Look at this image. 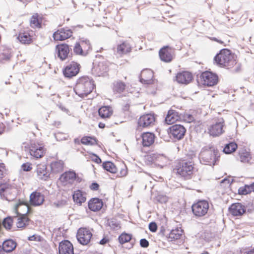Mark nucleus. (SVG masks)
I'll use <instances>...</instances> for the list:
<instances>
[{
  "instance_id": "obj_26",
  "label": "nucleus",
  "mask_w": 254,
  "mask_h": 254,
  "mask_svg": "<svg viewBox=\"0 0 254 254\" xmlns=\"http://www.w3.org/2000/svg\"><path fill=\"white\" fill-rule=\"evenodd\" d=\"M180 119L179 113L175 110H170L165 118V122L167 124H172Z\"/></svg>"
},
{
  "instance_id": "obj_48",
  "label": "nucleus",
  "mask_w": 254,
  "mask_h": 254,
  "mask_svg": "<svg viewBox=\"0 0 254 254\" xmlns=\"http://www.w3.org/2000/svg\"><path fill=\"white\" fill-rule=\"evenodd\" d=\"M149 229L152 232H155L157 230V226L155 222H152L149 224Z\"/></svg>"
},
{
  "instance_id": "obj_5",
  "label": "nucleus",
  "mask_w": 254,
  "mask_h": 254,
  "mask_svg": "<svg viewBox=\"0 0 254 254\" xmlns=\"http://www.w3.org/2000/svg\"><path fill=\"white\" fill-rule=\"evenodd\" d=\"M192 161H180L176 166L177 173L186 180L190 179L194 171Z\"/></svg>"
},
{
  "instance_id": "obj_23",
  "label": "nucleus",
  "mask_w": 254,
  "mask_h": 254,
  "mask_svg": "<svg viewBox=\"0 0 254 254\" xmlns=\"http://www.w3.org/2000/svg\"><path fill=\"white\" fill-rule=\"evenodd\" d=\"M140 81L141 83L146 84H151L153 77V72L150 69L143 70L141 73Z\"/></svg>"
},
{
  "instance_id": "obj_6",
  "label": "nucleus",
  "mask_w": 254,
  "mask_h": 254,
  "mask_svg": "<svg viewBox=\"0 0 254 254\" xmlns=\"http://www.w3.org/2000/svg\"><path fill=\"white\" fill-rule=\"evenodd\" d=\"M209 206L206 200H200L192 205V211L193 214L198 217L204 216L208 212Z\"/></svg>"
},
{
  "instance_id": "obj_1",
  "label": "nucleus",
  "mask_w": 254,
  "mask_h": 254,
  "mask_svg": "<svg viewBox=\"0 0 254 254\" xmlns=\"http://www.w3.org/2000/svg\"><path fill=\"white\" fill-rule=\"evenodd\" d=\"M93 81L88 77L83 76L79 78L76 83L74 90L79 97H86L93 90L94 84Z\"/></svg>"
},
{
  "instance_id": "obj_53",
  "label": "nucleus",
  "mask_w": 254,
  "mask_h": 254,
  "mask_svg": "<svg viewBox=\"0 0 254 254\" xmlns=\"http://www.w3.org/2000/svg\"><path fill=\"white\" fill-rule=\"evenodd\" d=\"M5 170V165L3 163H0V179L3 177V172Z\"/></svg>"
},
{
  "instance_id": "obj_52",
  "label": "nucleus",
  "mask_w": 254,
  "mask_h": 254,
  "mask_svg": "<svg viewBox=\"0 0 254 254\" xmlns=\"http://www.w3.org/2000/svg\"><path fill=\"white\" fill-rule=\"evenodd\" d=\"M184 118L185 120L188 123L192 122L194 120V117L190 114H186Z\"/></svg>"
},
{
  "instance_id": "obj_42",
  "label": "nucleus",
  "mask_w": 254,
  "mask_h": 254,
  "mask_svg": "<svg viewBox=\"0 0 254 254\" xmlns=\"http://www.w3.org/2000/svg\"><path fill=\"white\" fill-rule=\"evenodd\" d=\"M102 166L105 170L112 173H116L117 171V168L116 166L110 161L104 162Z\"/></svg>"
},
{
  "instance_id": "obj_47",
  "label": "nucleus",
  "mask_w": 254,
  "mask_h": 254,
  "mask_svg": "<svg viewBox=\"0 0 254 254\" xmlns=\"http://www.w3.org/2000/svg\"><path fill=\"white\" fill-rule=\"evenodd\" d=\"M80 43H83L84 44V47H82V49L83 51L86 52V55L88 54V51L91 48V45L90 42L88 40L85 39L84 40H81Z\"/></svg>"
},
{
  "instance_id": "obj_16",
  "label": "nucleus",
  "mask_w": 254,
  "mask_h": 254,
  "mask_svg": "<svg viewBox=\"0 0 254 254\" xmlns=\"http://www.w3.org/2000/svg\"><path fill=\"white\" fill-rule=\"evenodd\" d=\"M35 172L37 178L39 180L46 181L50 177V173L47 170V166L45 164L38 165Z\"/></svg>"
},
{
  "instance_id": "obj_43",
  "label": "nucleus",
  "mask_w": 254,
  "mask_h": 254,
  "mask_svg": "<svg viewBox=\"0 0 254 254\" xmlns=\"http://www.w3.org/2000/svg\"><path fill=\"white\" fill-rule=\"evenodd\" d=\"M81 142L85 145H94L97 144V140L95 138L90 136H84L81 138Z\"/></svg>"
},
{
  "instance_id": "obj_58",
  "label": "nucleus",
  "mask_w": 254,
  "mask_h": 254,
  "mask_svg": "<svg viewBox=\"0 0 254 254\" xmlns=\"http://www.w3.org/2000/svg\"><path fill=\"white\" fill-rule=\"evenodd\" d=\"M19 211L22 213L27 214L26 210L23 207H20L19 208Z\"/></svg>"
},
{
  "instance_id": "obj_39",
  "label": "nucleus",
  "mask_w": 254,
  "mask_h": 254,
  "mask_svg": "<svg viewBox=\"0 0 254 254\" xmlns=\"http://www.w3.org/2000/svg\"><path fill=\"white\" fill-rule=\"evenodd\" d=\"M125 83L122 81L117 80L113 83V89L114 92L121 93L125 90Z\"/></svg>"
},
{
  "instance_id": "obj_12",
  "label": "nucleus",
  "mask_w": 254,
  "mask_h": 254,
  "mask_svg": "<svg viewBox=\"0 0 254 254\" xmlns=\"http://www.w3.org/2000/svg\"><path fill=\"white\" fill-rule=\"evenodd\" d=\"M80 64L72 62L68 64L63 70V73L65 77L71 78L77 74L79 71Z\"/></svg>"
},
{
  "instance_id": "obj_60",
  "label": "nucleus",
  "mask_w": 254,
  "mask_h": 254,
  "mask_svg": "<svg viewBox=\"0 0 254 254\" xmlns=\"http://www.w3.org/2000/svg\"><path fill=\"white\" fill-rule=\"evenodd\" d=\"M167 198L166 196H163L161 198V200L160 199H158V201L161 202H166L167 201Z\"/></svg>"
},
{
  "instance_id": "obj_44",
  "label": "nucleus",
  "mask_w": 254,
  "mask_h": 254,
  "mask_svg": "<svg viewBox=\"0 0 254 254\" xmlns=\"http://www.w3.org/2000/svg\"><path fill=\"white\" fill-rule=\"evenodd\" d=\"M14 220L13 215L12 216H8L5 218L3 221V227L6 229L10 230L11 228Z\"/></svg>"
},
{
  "instance_id": "obj_22",
  "label": "nucleus",
  "mask_w": 254,
  "mask_h": 254,
  "mask_svg": "<svg viewBox=\"0 0 254 254\" xmlns=\"http://www.w3.org/2000/svg\"><path fill=\"white\" fill-rule=\"evenodd\" d=\"M44 201V196L38 191L33 192L30 195V202L33 206H39Z\"/></svg>"
},
{
  "instance_id": "obj_56",
  "label": "nucleus",
  "mask_w": 254,
  "mask_h": 254,
  "mask_svg": "<svg viewBox=\"0 0 254 254\" xmlns=\"http://www.w3.org/2000/svg\"><path fill=\"white\" fill-rule=\"evenodd\" d=\"M127 174V169H123L121 170L120 175H119V176L120 177H124V176H126Z\"/></svg>"
},
{
  "instance_id": "obj_2",
  "label": "nucleus",
  "mask_w": 254,
  "mask_h": 254,
  "mask_svg": "<svg viewBox=\"0 0 254 254\" xmlns=\"http://www.w3.org/2000/svg\"><path fill=\"white\" fill-rule=\"evenodd\" d=\"M214 61L220 66L227 68H231L236 64L234 56L226 49L221 50L214 57Z\"/></svg>"
},
{
  "instance_id": "obj_17",
  "label": "nucleus",
  "mask_w": 254,
  "mask_h": 254,
  "mask_svg": "<svg viewBox=\"0 0 254 254\" xmlns=\"http://www.w3.org/2000/svg\"><path fill=\"white\" fill-rule=\"evenodd\" d=\"M59 254H74L72 244L68 240L62 241L59 246Z\"/></svg>"
},
{
  "instance_id": "obj_32",
  "label": "nucleus",
  "mask_w": 254,
  "mask_h": 254,
  "mask_svg": "<svg viewBox=\"0 0 254 254\" xmlns=\"http://www.w3.org/2000/svg\"><path fill=\"white\" fill-rule=\"evenodd\" d=\"M73 199L77 204L81 205L86 201L85 194L80 190H77L72 194Z\"/></svg>"
},
{
  "instance_id": "obj_3",
  "label": "nucleus",
  "mask_w": 254,
  "mask_h": 254,
  "mask_svg": "<svg viewBox=\"0 0 254 254\" xmlns=\"http://www.w3.org/2000/svg\"><path fill=\"white\" fill-rule=\"evenodd\" d=\"M23 207L26 213H28L29 208L27 205L22 201H19L15 204L13 210V219H16V225L18 228H23L29 225L30 219L27 217L26 214L22 213L19 211L20 207Z\"/></svg>"
},
{
  "instance_id": "obj_10",
  "label": "nucleus",
  "mask_w": 254,
  "mask_h": 254,
  "mask_svg": "<svg viewBox=\"0 0 254 254\" xmlns=\"http://www.w3.org/2000/svg\"><path fill=\"white\" fill-rule=\"evenodd\" d=\"M201 78L204 85L212 86L216 85L218 82L217 75L212 72L206 71L201 75Z\"/></svg>"
},
{
  "instance_id": "obj_4",
  "label": "nucleus",
  "mask_w": 254,
  "mask_h": 254,
  "mask_svg": "<svg viewBox=\"0 0 254 254\" xmlns=\"http://www.w3.org/2000/svg\"><path fill=\"white\" fill-rule=\"evenodd\" d=\"M217 149L213 148H202L199 154L200 162L205 165H214L219 156Z\"/></svg>"
},
{
  "instance_id": "obj_8",
  "label": "nucleus",
  "mask_w": 254,
  "mask_h": 254,
  "mask_svg": "<svg viewBox=\"0 0 254 254\" xmlns=\"http://www.w3.org/2000/svg\"><path fill=\"white\" fill-rule=\"evenodd\" d=\"M186 129L181 125H174L170 127L168 130V132L171 137L175 139L180 140L184 136Z\"/></svg>"
},
{
  "instance_id": "obj_33",
  "label": "nucleus",
  "mask_w": 254,
  "mask_h": 254,
  "mask_svg": "<svg viewBox=\"0 0 254 254\" xmlns=\"http://www.w3.org/2000/svg\"><path fill=\"white\" fill-rule=\"evenodd\" d=\"M107 70V67L103 62L99 63L97 65H94L92 69V71L99 76L102 75Z\"/></svg>"
},
{
  "instance_id": "obj_41",
  "label": "nucleus",
  "mask_w": 254,
  "mask_h": 254,
  "mask_svg": "<svg viewBox=\"0 0 254 254\" xmlns=\"http://www.w3.org/2000/svg\"><path fill=\"white\" fill-rule=\"evenodd\" d=\"M83 43H76L73 48V52L76 55L85 56H86V52L83 51L82 47H84Z\"/></svg>"
},
{
  "instance_id": "obj_51",
  "label": "nucleus",
  "mask_w": 254,
  "mask_h": 254,
  "mask_svg": "<svg viewBox=\"0 0 254 254\" xmlns=\"http://www.w3.org/2000/svg\"><path fill=\"white\" fill-rule=\"evenodd\" d=\"M140 245L142 248H147L149 246L148 241L145 239H141L140 240Z\"/></svg>"
},
{
  "instance_id": "obj_19",
  "label": "nucleus",
  "mask_w": 254,
  "mask_h": 254,
  "mask_svg": "<svg viewBox=\"0 0 254 254\" xmlns=\"http://www.w3.org/2000/svg\"><path fill=\"white\" fill-rule=\"evenodd\" d=\"M58 52V56L62 60L64 61L69 56V52L71 50L66 44L58 45L56 46Z\"/></svg>"
},
{
  "instance_id": "obj_49",
  "label": "nucleus",
  "mask_w": 254,
  "mask_h": 254,
  "mask_svg": "<svg viewBox=\"0 0 254 254\" xmlns=\"http://www.w3.org/2000/svg\"><path fill=\"white\" fill-rule=\"evenodd\" d=\"M21 168L24 171H30L32 169L31 164L29 163H24L21 166Z\"/></svg>"
},
{
  "instance_id": "obj_50",
  "label": "nucleus",
  "mask_w": 254,
  "mask_h": 254,
  "mask_svg": "<svg viewBox=\"0 0 254 254\" xmlns=\"http://www.w3.org/2000/svg\"><path fill=\"white\" fill-rule=\"evenodd\" d=\"M28 239L29 241L40 242L41 241V237L40 236L37 235H33L29 237Z\"/></svg>"
},
{
  "instance_id": "obj_21",
  "label": "nucleus",
  "mask_w": 254,
  "mask_h": 254,
  "mask_svg": "<svg viewBox=\"0 0 254 254\" xmlns=\"http://www.w3.org/2000/svg\"><path fill=\"white\" fill-rule=\"evenodd\" d=\"M177 81L181 84H189L192 79V75L191 73L188 71H183L178 73L176 76Z\"/></svg>"
},
{
  "instance_id": "obj_38",
  "label": "nucleus",
  "mask_w": 254,
  "mask_h": 254,
  "mask_svg": "<svg viewBox=\"0 0 254 254\" xmlns=\"http://www.w3.org/2000/svg\"><path fill=\"white\" fill-rule=\"evenodd\" d=\"M251 159L250 153L245 149H241L239 151L238 159L242 162H248Z\"/></svg>"
},
{
  "instance_id": "obj_14",
  "label": "nucleus",
  "mask_w": 254,
  "mask_h": 254,
  "mask_svg": "<svg viewBox=\"0 0 254 254\" xmlns=\"http://www.w3.org/2000/svg\"><path fill=\"white\" fill-rule=\"evenodd\" d=\"M159 55L161 60L166 63L171 62L173 59V51L168 46L161 48Z\"/></svg>"
},
{
  "instance_id": "obj_28",
  "label": "nucleus",
  "mask_w": 254,
  "mask_h": 254,
  "mask_svg": "<svg viewBox=\"0 0 254 254\" xmlns=\"http://www.w3.org/2000/svg\"><path fill=\"white\" fill-rule=\"evenodd\" d=\"M17 244L15 241L12 239L5 240L2 245L4 252L9 253L13 251L16 247Z\"/></svg>"
},
{
  "instance_id": "obj_62",
  "label": "nucleus",
  "mask_w": 254,
  "mask_h": 254,
  "mask_svg": "<svg viewBox=\"0 0 254 254\" xmlns=\"http://www.w3.org/2000/svg\"><path fill=\"white\" fill-rule=\"evenodd\" d=\"M98 126L100 128H103L105 127V125L104 123H100L98 125Z\"/></svg>"
},
{
  "instance_id": "obj_64",
  "label": "nucleus",
  "mask_w": 254,
  "mask_h": 254,
  "mask_svg": "<svg viewBox=\"0 0 254 254\" xmlns=\"http://www.w3.org/2000/svg\"><path fill=\"white\" fill-rule=\"evenodd\" d=\"M0 254H5L2 248L0 246Z\"/></svg>"
},
{
  "instance_id": "obj_24",
  "label": "nucleus",
  "mask_w": 254,
  "mask_h": 254,
  "mask_svg": "<svg viewBox=\"0 0 254 254\" xmlns=\"http://www.w3.org/2000/svg\"><path fill=\"white\" fill-rule=\"evenodd\" d=\"M103 205L102 200L98 198H93L88 202L89 209L94 212L100 210Z\"/></svg>"
},
{
  "instance_id": "obj_9",
  "label": "nucleus",
  "mask_w": 254,
  "mask_h": 254,
  "mask_svg": "<svg viewBox=\"0 0 254 254\" xmlns=\"http://www.w3.org/2000/svg\"><path fill=\"white\" fill-rule=\"evenodd\" d=\"M224 122L223 119H218L208 128V132L210 135L217 136L224 132Z\"/></svg>"
},
{
  "instance_id": "obj_30",
  "label": "nucleus",
  "mask_w": 254,
  "mask_h": 254,
  "mask_svg": "<svg viewBox=\"0 0 254 254\" xmlns=\"http://www.w3.org/2000/svg\"><path fill=\"white\" fill-rule=\"evenodd\" d=\"M11 186L7 184L0 185V195L2 199L9 200L7 194L10 192Z\"/></svg>"
},
{
  "instance_id": "obj_20",
  "label": "nucleus",
  "mask_w": 254,
  "mask_h": 254,
  "mask_svg": "<svg viewBox=\"0 0 254 254\" xmlns=\"http://www.w3.org/2000/svg\"><path fill=\"white\" fill-rule=\"evenodd\" d=\"M76 179V174L75 172L69 171L63 173L60 177V181L65 185L72 184Z\"/></svg>"
},
{
  "instance_id": "obj_25",
  "label": "nucleus",
  "mask_w": 254,
  "mask_h": 254,
  "mask_svg": "<svg viewBox=\"0 0 254 254\" xmlns=\"http://www.w3.org/2000/svg\"><path fill=\"white\" fill-rule=\"evenodd\" d=\"M142 143L143 146H149L154 141L155 135L153 133L150 132H144L142 135Z\"/></svg>"
},
{
  "instance_id": "obj_61",
  "label": "nucleus",
  "mask_w": 254,
  "mask_h": 254,
  "mask_svg": "<svg viewBox=\"0 0 254 254\" xmlns=\"http://www.w3.org/2000/svg\"><path fill=\"white\" fill-rule=\"evenodd\" d=\"M232 182V181L231 182V183ZM227 183L228 184L231 183L230 182V180L227 179H224L222 180L221 182V183Z\"/></svg>"
},
{
  "instance_id": "obj_54",
  "label": "nucleus",
  "mask_w": 254,
  "mask_h": 254,
  "mask_svg": "<svg viewBox=\"0 0 254 254\" xmlns=\"http://www.w3.org/2000/svg\"><path fill=\"white\" fill-rule=\"evenodd\" d=\"M92 155L93 156V157L92 158V160L94 162H96L97 164H99V163H101V162H102L101 159L98 156H97L95 154H93Z\"/></svg>"
},
{
  "instance_id": "obj_63",
  "label": "nucleus",
  "mask_w": 254,
  "mask_h": 254,
  "mask_svg": "<svg viewBox=\"0 0 254 254\" xmlns=\"http://www.w3.org/2000/svg\"><path fill=\"white\" fill-rule=\"evenodd\" d=\"M246 254H254V249L247 252Z\"/></svg>"
},
{
  "instance_id": "obj_46",
  "label": "nucleus",
  "mask_w": 254,
  "mask_h": 254,
  "mask_svg": "<svg viewBox=\"0 0 254 254\" xmlns=\"http://www.w3.org/2000/svg\"><path fill=\"white\" fill-rule=\"evenodd\" d=\"M37 15H33L30 20V26L32 27H39L41 23L37 17Z\"/></svg>"
},
{
  "instance_id": "obj_11",
  "label": "nucleus",
  "mask_w": 254,
  "mask_h": 254,
  "mask_svg": "<svg viewBox=\"0 0 254 254\" xmlns=\"http://www.w3.org/2000/svg\"><path fill=\"white\" fill-rule=\"evenodd\" d=\"M29 152L31 156L38 159L44 156L46 149L41 144L31 142L29 147Z\"/></svg>"
},
{
  "instance_id": "obj_31",
  "label": "nucleus",
  "mask_w": 254,
  "mask_h": 254,
  "mask_svg": "<svg viewBox=\"0 0 254 254\" xmlns=\"http://www.w3.org/2000/svg\"><path fill=\"white\" fill-rule=\"evenodd\" d=\"M17 38L21 43L23 44H29L32 42V36L27 32H20Z\"/></svg>"
},
{
  "instance_id": "obj_15",
  "label": "nucleus",
  "mask_w": 254,
  "mask_h": 254,
  "mask_svg": "<svg viewBox=\"0 0 254 254\" xmlns=\"http://www.w3.org/2000/svg\"><path fill=\"white\" fill-rule=\"evenodd\" d=\"M72 33L70 29L62 28L53 34V38L56 41H63L71 37Z\"/></svg>"
},
{
  "instance_id": "obj_57",
  "label": "nucleus",
  "mask_w": 254,
  "mask_h": 254,
  "mask_svg": "<svg viewBox=\"0 0 254 254\" xmlns=\"http://www.w3.org/2000/svg\"><path fill=\"white\" fill-rule=\"evenodd\" d=\"M4 131V125L0 122V134H2Z\"/></svg>"
},
{
  "instance_id": "obj_34",
  "label": "nucleus",
  "mask_w": 254,
  "mask_h": 254,
  "mask_svg": "<svg viewBox=\"0 0 254 254\" xmlns=\"http://www.w3.org/2000/svg\"><path fill=\"white\" fill-rule=\"evenodd\" d=\"M131 48L129 44L126 42L119 45L117 48V53L119 55L125 54L131 51Z\"/></svg>"
},
{
  "instance_id": "obj_45",
  "label": "nucleus",
  "mask_w": 254,
  "mask_h": 254,
  "mask_svg": "<svg viewBox=\"0 0 254 254\" xmlns=\"http://www.w3.org/2000/svg\"><path fill=\"white\" fill-rule=\"evenodd\" d=\"M131 239V235L127 233H122L118 238L120 244H124L128 242Z\"/></svg>"
},
{
  "instance_id": "obj_36",
  "label": "nucleus",
  "mask_w": 254,
  "mask_h": 254,
  "mask_svg": "<svg viewBox=\"0 0 254 254\" xmlns=\"http://www.w3.org/2000/svg\"><path fill=\"white\" fill-rule=\"evenodd\" d=\"M183 233V230L180 228L172 230L168 237V241H173L180 238Z\"/></svg>"
},
{
  "instance_id": "obj_29",
  "label": "nucleus",
  "mask_w": 254,
  "mask_h": 254,
  "mask_svg": "<svg viewBox=\"0 0 254 254\" xmlns=\"http://www.w3.org/2000/svg\"><path fill=\"white\" fill-rule=\"evenodd\" d=\"M64 162L62 160H57L51 163V172L54 174L59 173L64 169Z\"/></svg>"
},
{
  "instance_id": "obj_55",
  "label": "nucleus",
  "mask_w": 254,
  "mask_h": 254,
  "mask_svg": "<svg viewBox=\"0 0 254 254\" xmlns=\"http://www.w3.org/2000/svg\"><path fill=\"white\" fill-rule=\"evenodd\" d=\"M99 188V185L96 183H93L90 186V189L93 190H97Z\"/></svg>"
},
{
  "instance_id": "obj_59",
  "label": "nucleus",
  "mask_w": 254,
  "mask_h": 254,
  "mask_svg": "<svg viewBox=\"0 0 254 254\" xmlns=\"http://www.w3.org/2000/svg\"><path fill=\"white\" fill-rule=\"evenodd\" d=\"M107 242H108L107 239L103 238L101 240H100L99 243H100V244H101V245H104V244H106L107 243Z\"/></svg>"
},
{
  "instance_id": "obj_18",
  "label": "nucleus",
  "mask_w": 254,
  "mask_h": 254,
  "mask_svg": "<svg viewBox=\"0 0 254 254\" xmlns=\"http://www.w3.org/2000/svg\"><path fill=\"white\" fill-rule=\"evenodd\" d=\"M230 214L235 216H242L245 212L246 208L244 205L241 203L232 204L229 208Z\"/></svg>"
},
{
  "instance_id": "obj_7",
  "label": "nucleus",
  "mask_w": 254,
  "mask_h": 254,
  "mask_svg": "<svg viewBox=\"0 0 254 254\" xmlns=\"http://www.w3.org/2000/svg\"><path fill=\"white\" fill-rule=\"evenodd\" d=\"M92 236V233L86 228H79L76 235L78 241L83 245H87L90 242Z\"/></svg>"
},
{
  "instance_id": "obj_13",
  "label": "nucleus",
  "mask_w": 254,
  "mask_h": 254,
  "mask_svg": "<svg viewBox=\"0 0 254 254\" xmlns=\"http://www.w3.org/2000/svg\"><path fill=\"white\" fill-rule=\"evenodd\" d=\"M155 117L153 114H147L141 116L138 121L139 127H146L154 125Z\"/></svg>"
},
{
  "instance_id": "obj_27",
  "label": "nucleus",
  "mask_w": 254,
  "mask_h": 254,
  "mask_svg": "<svg viewBox=\"0 0 254 254\" xmlns=\"http://www.w3.org/2000/svg\"><path fill=\"white\" fill-rule=\"evenodd\" d=\"M11 57V49L5 48H0V63H5L10 61Z\"/></svg>"
},
{
  "instance_id": "obj_37",
  "label": "nucleus",
  "mask_w": 254,
  "mask_h": 254,
  "mask_svg": "<svg viewBox=\"0 0 254 254\" xmlns=\"http://www.w3.org/2000/svg\"><path fill=\"white\" fill-rule=\"evenodd\" d=\"M252 191H254V183L250 185H245L244 187H240L238 190L240 194L246 195Z\"/></svg>"
},
{
  "instance_id": "obj_35",
  "label": "nucleus",
  "mask_w": 254,
  "mask_h": 254,
  "mask_svg": "<svg viewBox=\"0 0 254 254\" xmlns=\"http://www.w3.org/2000/svg\"><path fill=\"white\" fill-rule=\"evenodd\" d=\"M99 116L103 119L108 118L112 114L113 111L109 106H103L98 110Z\"/></svg>"
},
{
  "instance_id": "obj_40",
  "label": "nucleus",
  "mask_w": 254,
  "mask_h": 254,
  "mask_svg": "<svg viewBox=\"0 0 254 254\" xmlns=\"http://www.w3.org/2000/svg\"><path fill=\"white\" fill-rule=\"evenodd\" d=\"M237 144L233 142H230L225 145L223 151L225 154H231L237 148Z\"/></svg>"
}]
</instances>
